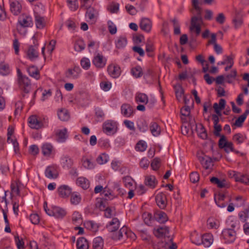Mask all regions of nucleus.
Segmentation results:
<instances>
[{
  "label": "nucleus",
  "mask_w": 249,
  "mask_h": 249,
  "mask_svg": "<svg viewBox=\"0 0 249 249\" xmlns=\"http://www.w3.org/2000/svg\"><path fill=\"white\" fill-rule=\"evenodd\" d=\"M120 222L116 218H113L106 225L105 229L108 232L109 236L113 240H121L126 233V227H123L119 230Z\"/></svg>",
  "instance_id": "f257e3e1"
},
{
  "label": "nucleus",
  "mask_w": 249,
  "mask_h": 249,
  "mask_svg": "<svg viewBox=\"0 0 249 249\" xmlns=\"http://www.w3.org/2000/svg\"><path fill=\"white\" fill-rule=\"evenodd\" d=\"M192 5L197 13L191 18L189 30L191 32H195L197 36L201 32V25L203 23L202 9L198 6V0H192Z\"/></svg>",
  "instance_id": "f03ea898"
},
{
  "label": "nucleus",
  "mask_w": 249,
  "mask_h": 249,
  "mask_svg": "<svg viewBox=\"0 0 249 249\" xmlns=\"http://www.w3.org/2000/svg\"><path fill=\"white\" fill-rule=\"evenodd\" d=\"M18 84L19 89L24 93L22 94V97H25V93H28L31 88L30 79L28 77L23 75L20 70H17Z\"/></svg>",
  "instance_id": "7ed1b4c3"
},
{
  "label": "nucleus",
  "mask_w": 249,
  "mask_h": 249,
  "mask_svg": "<svg viewBox=\"0 0 249 249\" xmlns=\"http://www.w3.org/2000/svg\"><path fill=\"white\" fill-rule=\"evenodd\" d=\"M111 185V188L107 186L102 192V196L103 197H105V199L106 200L112 199L116 196L117 194L114 193V191H116L117 194H119L121 192V188L117 183L114 182Z\"/></svg>",
  "instance_id": "20e7f679"
},
{
  "label": "nucleus",
  "mask_w": 249,
  "mask_h": 249,
  "mask_svg": "<svg viewBox=\"0 0 249 249\" xmlns=\"http://www.w3.org/2000/svg\"><path fill=\"white\" fill-rule=\"evenodd\" d=\"M117 130L116 122L112 120H107L103 124V131L107 135H111L115 134Z\"/></svg>",
  "instance_id": "39448f33"
},
{
  "label": "nucleus",
  "mask_w": 249,
  "mask_h": 249,
  "mask_svg": "<svg viewBox=\"0 0 249 249\" xmlns=\"http://www.w3.org/2000/svg\"><path fill=\"white\" fill-rule=\"evenodd\" d=\"M153 234L158 238L169 237V228L167 226H159L153 229Z\"/></svg>",
  "instance_id": "423d86ee"
},
{
  "label": "nucleus",
  "mask_w": 249,
  "mask_h": 249,
  "mask_svg": "<svg viewBox=\"0 0 249 249\" xmlns=\"http://www.w3.org/2000/svg\"><path fill=\"white\" fill-rule=\"evenodd\" d=\"M81 69L78 66H75L73 69H69L65 72V77L69 79H77L81 73Z\"/></svg>",
  "instance_id": "0eeeda50"
},
{
  "label": "nucleus",
  "mask_w": 249,
  "mask_h": 249,
  "mask_svg": "<svg viewBox=\"0 0 249 249\" xmlns=\"http://www.w3.org/2000/svg\"><path fill=\"white\" fill-rule=\"evenodd\" d=\"M32 39L34 40V46H30L27 53V56L31 60H33L38 56V52L36 51L37 43L36 36H34Z\"/></svg>",
  "instance_id": "6e6552de"
},
{
  "label": "nucleus",
  "mask_w": 249,
  "mask_h": 249,
  "mask_svg": "<svg viewBox=\"0 0 249 249\" xmlns=\"http://www.w3.org/2000/svg\"><path fill=\"white\" fill-rule=\"evenodd\" d=\"M29 126L33 129H38L44 127L43 123L36 115H32L28 119Z\"/></svg>",
  "instance_id": "1a4fd4ad"
},
{
  "label": "nucleus",
  "mask_w": 249,
  "mask_h": 249,
  "mask_svg": "<svg viewBox=\"0 0 249 249\" xmlns=\"http://www.w3.org/2000/svg\"><path fill=\"white\" fill-rule=\"evenodd\" d=\"M197 157L203 167L206 169H208L212 163L211 158L205 155L203 153H198Z\"/></svg>",
  "instance_id": "9d476101"
},
{
  "label": "nucleus",
  "mask_w": 249,
  "mask_h": 249,
  "mask_svg": "<svg viewBox=\"0 0 249 249\" xmlns=\"http://www.w3.org/2000/svg\"><path fill=\"white\" fill-rule=\"evenodd\" d=\"M107 60L102 54L98 53L92 59L93 64L97 68L101 69L106 66Z\"/></svg>",
  "instance_id": "9b49d317"
},
{
  "label": "nucleus",
  "mask_w": 249,
  "mask_h": 249,
  "mask_svg": "<svg viewBox=\"0 0 249 249\" xmlns=\"http://www.w3.org/2000/svg\"><path fill=\"white\" fill-rule=\"evenodd\" d=\"M59 196L63 198H68L72 193V189L67 185H62L57 189Z\"/></svg>",
  "instance_id": "f8f14e48"
},
{
  "label": "nucleus",
  "mask_w": 249,
  "mask_h": 249,
  "mask_svg": "<svg viewBox=\"0 0 249 249\" xmlns=\"http://www.w3.org/2000/svg\"><path fill=\"white\" fill-rule=\"evenodd\" d=\"M156 203L161 209H164L167 204L166 196L163 193L158 194L155 197Z\"/></svg>",
  "instance_id": "ddd939ff"
},
{
  "label": "nucleus",
  "mask_w": 249,
  "mask_h": 249,
  "mask_svg": "<svg viewBox=\"0 0 249 249\" xmlns=\"http://www.w3.org/2000/svg\"><path fill=\"white\" fill-rule=\"evenodd\" d=\"M18 23L21 27H31L33 25L32 18L29 16L21 15L18 18Z\"/></svg>",
  "instance_id": "4468645a"
},
{
  "label": "nucleus",
  "mask_w": 249,
  "mask_h": 249,
  "mask_svg": "<svg viewBox=\"0 0 249 249\" xmlns=\"http://www.w3.org/2000/svg\"><path fill=\"white\" fill-rule=\"evenodd\" d=\"M45 176L50 179H55L58 177V173L56 166L54 165L48 166L45 171Z\"/></svg>",
  "instance_id": "2eb2a0df"
},
{
  "label": "nucleus",
  "mask_w": 249,
  "mask_h": 249,
  "mask_svg": "<svg viewBox=\"0 0 249 249\" xmlns=\"http://www.w3.org/2000/svg\"><path fill=\"white\" fill-rule=\"evenodd\" d=\"M243 14L241 11H235V15L232 19V23L235 28L240 27L243 23Z\"/></svg>",
  "instance_id": "dca6fc26"
},
{
  "label": "nucleus",
  "mask_w": 249,
  "mask_h": 249,
  "mask_svg": "<svg viewBox=\"0 0 249 249\" xmlns=\"http://www.w3.org/2000/svg\"><path fill=\"white\" fill-rule=\"evenodd\" d=\"M41 149L42 154L46 157H50L54 152V147L50 143L46 142L43 143Z\"/></svg>",
  "instance_id": "f3484780"
},
{
  "label": "nucleus",
  "mask_w": 249,
  "mask_h": 249,
  "mask_svg": "<svg viewBox=\"0 0 249 249\" xmlns=\"http://www.w3.org/2000/svg\"><path fill=\"white\" fill-rule=\"evenodd\" d=\"M107 71L108 74L113 78H117L121 74V69L117 65L111 64L108 66Z\"/></svg>",
  "instance_id": "a211bd4d"
},
{
  "label": "nucleus",
  "mask_w": 249,
  "mask_h": 249,
  "mask_svg": "<svg viewBox=\"0 0 249 249\" xmlns=\"http://www.w3.org/2000/svg\"><path fill=\"white\" fill-rule=\"evenodd\" d=\"M121 113L125 117H130L133 115L132 106L128 104H124L121 107Z\"/></svg>",
  "instance_id": "6ab92c4d"
},
{
  "label": "nucleus",
  "mask_w": 249,
  "mask_h": 249,
  "mask_svg": "<svg viewBox=\"0 0 249 249\" xmlns=\"http://www.w3.org/2000/svg\"><path fill=\"white\" fill-rule=\"evenodd\" d=\"M154 218L160 223H164L168 219L166 213L160 210H157L155 212Z\"/></svg>",
  "instance_id": "aec40b11"
},
{
  "label": "nucleus",
  "mask_w": 249,
  "mask_h": 249,
  "mask_svg": "<svg viewBox=\"0 0 249 249\" xmlns=\"http://www.w3.org/2000/svg\"><path fill=\"white\" fill-rule=\"evenodd\" d=\"M140 27L142 31L149 33L151 30L152 22L148 18H142L141 20Z\"/></svg>",
  "instance_id": "412c9836"
},
{
  "label": "nucleus",
  "mask_w": 249,
  "mask_h": 249,
  "mask_svg": "<svg viewBox=\"0 0 249 249\" xmlns=\"http://www.w3.org/2000/svg\"><path fill=\"white\" fill-rule=\"evenodd\" d=\"M60 163L64 169H70L73 164L72 160L68 156L63 155L60 158Z\"/></svg>",
  "instance_id": "4be33fe9"
},
{
  "label": "nucleus",
  "mask_w": 249,
  "mask_h": 249,
  "mask_svg": "<svg viewBox=\"0 0 249 249\" xmlns=\"http://www.w3.org/2000/svg\"><path fill=\"white\" fill-rule=\"evenodd\" d=\"M67 132V129L66 128L57 130L55 133L57 137V141L59 142H65L68 137Z\"/></svg>",
  "instance_id": "5701e85b"
},
{
  "label": "nucleus",
  "mask_w": 249,
  "mask_h": 249,
  "mask_svg": "<svg viewBox=\"0 0 249 249\" xmlns=\"http://www.w3.org/2000/svg\"><path fill=\"white\" fill-rule=\"evenodd\" d=\"M10 3L11 12L14 15H18L20 12L22 8L21 5L18 0L12 1Z\"/></svg>",
  "instance_id": "b1692460"
},
{
  "label": "nucleus",
  "mask_w": 249,
  "mask_h": 249,
  "mask_svg": "<svg viewBox=\"0 0 249 249\" xmlns=\"http://www.w3.org/2000/svg\"><path fill=\"white\" fill-rule=\"evenodd\" d=\"M53 216L58 219L63 218L67 214L66 211L58 206L53 207Z\"/></svg>",
  "instance_id": "393cba45"
},
{
  "label": "nucleus",
  "mask_w": 249,
  "mask_h": 249,
  "mask_svg": "<svg viewBox=\"0 0 249 249\" xmlns=\"http://www.w3.org/2000/svg\"><path fill=\"white\" fill-rule=\"evenodd\" d=\"M226 238L228 239L230 242H233L235 239L236 231L231 229H224L222 232Z\"/></svg>",
  "instance_id": "a878e982"
},
{
  "label": "nucleus",
  "mask_w": 249,
  "mask_h": 249,
  "mask_svg": "<svg viewBox=\"0 0 249 249\" xmlns=\"http://www.w3.org/2000/svg\"><path fill=\"white\" fill-rule=\"evenodd\" d=\"M202 244L205 247H209L213 242V235L210 233L205 234L201 236Z\"/></svg>",
  "instance_id": "bb28decb"
},
{
  "label": "nucleus",
  "mask_w": 249,
  "mask_h": 249,
  "mask_svg": "<svg viewBox=\"0 0 249 249\" xmlns=\"http://www.w3.org/2000/svg\"><path fill=\"white\" fill-rule=\"evenodd\" d=\"M144 183L146 186L151 188H154L158 183V181L154 176H147L145 177Z\"/></svg>",
  "instance_id": "cd10ccee"
},
{
  "label": "nucleus",
  "mask_w": 249,
  "mask_h": 249,
  "mask_svg": "<svg viewBox=\"0 0 249 249\" xmlns=\"http://www.w3.org/2000/svg\"><path fill=\"white\" fill-rule=\"evenodd\" d=\"M210 181L217 185L220 188L228 187V184L225 179L220 180L216 177H212L210 179Z\"/></svg>",
  "instance_id": "c85d7f7f"
},
{
  "label": "nucleus",
  "mask_w": 249,
  "mask_h": 249,
  "mask_svg": "<svg viewBox=\"0 0 249 249\" xmlns=\"http://www.w3.org/2000/svg\"><path fill=\"white\" fill-rule=\"evenodd\" d=\"M27 71L29 75L36 80L40 78L39 71L35 66H31L27 68Z\"/></svg>",
  "instance_id": "c756f323"
},
{
  "label": "nucleus",
  "mask_w": 249,
  "mask_h": 249,
  "mask_svg": "<svg viewBox=\"0 0 249 249\" xmlns=\"http://www.w3.org/2000/svg\"><path fill=\"white\" fill-rule=\"evenodd\" d=\"M77 249H89V243L87 240L83 237H80L78 239L76 242Z\"/></svg>",
  "instance_id": "7c9ffc66"
},
{
  "label": "nucleus",
  "mask_w": 249,
  "mask_h": 249,
  "mask_svg": "<svg viewBox=\"0 0 249 249\" xmlns=\"http://www.w3.org/2000/svg\"><path fill=\"white\" fill-rule=\"evenodd\" d=\"M150 130L152 134L155 137L159 136L160 133V128L156 122H152L150 124Z\"/></svg>",
  "instance_id": "2f4dec72"
},
{
  "label": "nucleus",
  "mask_w": 249,
  "mask_h": 249,
  "mask_svg": "<svg viewBox=\"0 0 249 249\" xmlns=\"http://www.w3.org/2000/svg\"><path fill=\"white\" fill-rule=\"evenodd\" d=\"M57 115L60 120L62 121H67L70 119V114L67 109H60L58 111Z\"/></svg>",
  "instance_id": "473e14b6"
},
{
  "label": "nucleus",
  "mask_w": 249,
  "mask_h": 249,
  "mask_svg": "<svg viewBox=\"0 0 249 249\" xmlns=\"http://www.w3.org/2000/svg\"><path fill=\"white\" fill-rule=\"evenodd\" d=\"M196 130L197 131L198 136L200 138H201L203 140L207 139V131H206L204 126L201 124H200L196 126Z\"/></svg>",
  "instance_id": "72a5a7b5"
},
{
  "label": "nucleus",
  "mask_w": 249,
  "mask_h": 249,
  "mask_svg": "<svg viewBox=\"0 0 249 249\" xmlns=\"http://www.w3.org/2000/svg\"><path fill=\"white\" fill-rule=\"evenodd\" d=\"M135 101L137 103L147 104L148 103V97L145 93L138 92L135 96Z\"/></svg>",
  "instance_id": "f704fd0d"
},
{
  "label": "nucleus",
  "mask_w": 249,
  "mask_h": 249,
  "mask_svg": "<svg viewBox=\"0 0 249 249\" xmlns=\"http://www.w3.org/2000/svg\"><path fill=\"white\" fill-rule=\"evenodd\" d=\"M127 44V39L125 36H121L118 37L115 41L116 47L118 49H123Z\"/></svg>",
  "instance_id": "c9c22d12"
},
{
  "label": "nucleus",
  "mask_w": 249,
  "mask_h": 249,
  "mask_svg": "<svg viewBox=\"0 0 249 249\" xmlns=\"http://www.w3.org/2000/svg\"><path fill=\"white\" fill-rule=\"evenodd\" d=\"M81 201V196L77 192L72 193L71 195L70 202L71 204L76 205Z\"/></svg>",
  "instance_id": "e433bc0d"
},
{
  "label": "nucleus",
  "mask_w": 249,
  "mask_h": 249,
  "mask_svg": "<svg viewBox=\"0 0 249 249\" xmlns=\"http://www.w3.org/2000/svg\"><path fill=\"white\" fill-rule=\"evenodd\" d=\"M104 241L102 237H97L94 239L92 243V247L94 249H103Z\"/></svg>",
  "instance_id": "4c0bfd02"
},
{
  "label": "nucleus",
  "mask_w": 249,
  "mask_h": 249,
  "mask_svg": "<svg viewBox=\"0 0 249 249\" xmlns=\"http://www.w3.org/2000/svg\"><path fill=\"white\" fill-rule=\"evenodd\" d=\"M35 23L36 27L38 29H42L45 24L44 18L37 13L35 14Z\"/></svg>",
  "instance_id": "58836bf2"
},
{
  "label": "nucleus",
  "mask_w": 249,
  "mask_h": 249,
  "mask_svg": "<svg viewBox=\"0 0 249 249\" xmlns=\"http://www.w3.org/2000/svg\"><path fill=\"white\" fill-rule=\"evenodd\" d=\"M207 225L210 229H217L220 225L219 221L213 217H210L207 220Z\"/></svg>",
  "instance_id": "ea45409f"
},
{
  "label": "nucleus",
  "mask_w": 249,
  "mask_h": 249,
  "mask_svg": "<svg viewBox=\"0 0 249 249\" xmlns=\"http://www.w3.org/2000/svg\"><path fill=\"white\" fill-rule=\"evenodd\" d=\"M201 238V235L196 232L192 233L190 237L191 242L197 245H200L202 244Z\"/></svg>",
  "instance_id": "a19ab883"
},
{
  "label": "nucleus",
  "mask_w": 249,
  "mask_h": 249,
  "mask_svg": "<svg viewBox=\"0 0 249 249\" xmlns=\"http://www.w3.org/2000/svg\"><path fill=\"white\" fill-rule=\"evenodd\" d=\"M77 184L85 190L87 189L89 187V181L84 177L78 178Z\"/></svg>",
  "instance_id": "79ce46f5"
},
{
  "label": "nucleus",
  "mask_w": 249,
  "mask_h": 249,
  "mask_svg": "<svg viewBox=\"0 0 249 249\" xmlns=\"http://www.w3.org/2000/svg\"><path fill=\"white\" fill-rule=\"evenodd\" d=\"M10 72L9 66L4 62L0 63V74L2 75H6Z\"/></svg>",
  "instance_id": "37998d69"
},
{
  "label": "nucleus",
  "mask_w": 249,
  "mask_h": 249,
  "mask_svg": "<svg viewBox=\"0 0 249 249\" xmlns=\"http://www.w3.org/2000/svg\"><path fill=\"white\" fill-rule=\"evenodd\" d=\"M139 130L142 132H145L148 129L147 122L144 120H140L137 124Z\"/></svg>",
  "instance_id": "c03bdc74"
},
{
  "label": "nucleus",
  "mask_w": 249,
  "mask_h": 249,
  "mask_svg": "<svg viewBox=\"0 0 249 249\" xmlns=\"http://www.w3.org/2000/svg\"><path fill=\"white\" fill-rule=\"evenodd\" d=\"M147 147L146 143L142 140H140L137 143L135 149L137 151L143 152L146 149Z\"/></svg>",
  "instance_id": "a18cd8bd"
},
{
  "label": "nucleus",
  "mask_w": 249,
  "mask_h": 249,
  "mask_svg": "<svg viewBox=\"0 0 249 249\" xmlns=\"http://www.w3.org/2000/svg\"><path fill=\"white\" fill-rule=\"evenodd\" d=\"M7 142L8 143L13 144L15 153H17L19 151L18 143L16 139L11 137H7Z\"/></svg>",
  "instance_id": "49530a36"
},
{
  "label": "nucleus",
  "mask_w": 249,
  "mask_h": 249,
  "mask_svg": "<svg viewBox=\"0 0 249 249\" xmlns=\"http://www.w3.org/2000/svg\"><path fill=\"white\" fill-rule=\"evenodd\" d=\"M85 227L93 231L98 230L97 225L93 221H88L85 223Z\"/></svg>",
  "instance_id": "de8ad7c7"
},
{
  "label": "nucleus",
  "mask_w": 249,
  "mask_h": 249,
  "mask_svg": "<svg viewBox=\"0 0 249 249\" xmlns=\"http://www.w3.org/2000/svg\"><path fill=\"white\" fill-rule=\"evenodd\" d=\"M131 72L135 77H140L142 73V69L140 66H136L131 69Z\"/></svg>",
  "instance_id": "09e8293b"
},
{
  "label": "nucleus",
  "mask_w": 249,
  "mask_h": 249,
  "mask_svg": "<svg viewBox=\"0 0 249 249\" xmlns=\"http://www.w3.org/2000/svg\"><path fill=\"white\" fill-rule=\"evenodd\" d=\"M171 21L173 23L174 34L176 35H179L180 34V24L178 20L174 18Z\"/></svg>",
  "instance_id": "8fccbe9b"
},
{
  "label": "nucleus",
  "mask_w": 249,
  "mask_h": 249,
  "mask_svg": "<svg viewBox=\"0 0 249 249\" xmlns=\"http://www.w3.org/2000/svg\"><path fill=\"white\" fill-rule=\"evenodd\" d=\"M82 161L83 165L85 168L91 169L94 168V164L89 159L83 158Z\"/></svg>",
  "instance_id": "3c124183"
},
{
  "label": "nucleus",
  "mask_w": 249,
  "mask_h": 249,
  "mask_svg": "<svg viewBox=\"0 0 249 249\" xmlns=\"http://www.w3.org/2000/svg\"><path fill=\"white\" fill-rule=\"evenodd\" d=\"M160 166V158H154L151 163V167L154 171L158 170Z\"/></svg>",
  "instance_id": "603ef678"
},
{
  "label": "nucleus",
  "mask_w": 249,
  "mask_h": 249,
  "mask_svg": "<svg viewBox=\"0 0 249 249\" xmlns=\"http://www.w3.org/2000/svg\"><path fill=\"white\" fill-rule=\"evenodd\" d=\"M85 48V44L82 40L76 41L74 46V49L76 52H81Z\"/></svg>",
  "instance_id": "864d4df0"
},
{
  "label": "nucleus",
  "mask_w": 249,
  "mask_h": 249,
  "mask_svg": "<svg viewBox=\"0 0 249 249\" xmlns=\"http://www.w3.org/2000/svg\"><path fill=\"white\" fill-rule=\"evenodd\" d=\"M68 6L71 11H76L78 8L77 0H67Z\"/></svg>",
  "instance_id": "5fc2aeb1"
},
{
  "label": "nucleus",
  "mask_w": 249,
  "mask_h": 249,
  "mask_svg": "<svg viewBox=\"0 0 249 249\" xmlns=\"http://www.w3.org/2000/svg\"><path fill=\"white\" fill-rule=\"evenodd\" d=\"M72 221L73 224H78L82 221L81 215L77 212H74L72 215Z\"/></svg>",
  "instance_id": "6e6d98bb"
},
{
  "label": "nucleus",
  "mask_w": 249,
  "mask_h": 249,
  "mask_svg": "<svg viewBox=\"0 0 249 249\" xmlns=\"http://www.w3.org/2000/svg\"><path fill=\"white\" fill-rule=\"evenodd\" d=\"M236 76L237 71L235 70H233L231 71L230 74L226 75L225 80L228 83H231L233 80L236 78Z\"/></svg>",
  "instance_id": "4d7b16f0"
},
{
  "label": "nucleus",
  "mask_w": 249,
  "mask_h": 249,
  "mask_svg": "<svg viewBox=\"0 0 249 249\" xmlns=\"http://www.w3.org/2000/svg\"><path fill=\"white\" fill-rule=\"evenodd\" d=\"M80 64L84 69L88 70L90 66V62L89 58L83 57L81 60Z\"/></svg>",
  "instance_id": "13d9d810"
},
{
  "label": "nucleus",
  "mask_w": 249,
  "mask_h": 249,
  "mask_svg": "<svg viewBox=\"0 0 249 249\" xmlns=\"http://www.w3.org/2000/svg\"><path fill=\"white\" fill-rule=\"evenodd\" d=\"M123 182L125 187L130 188L133 184L134 180L130 176H126L123 178Z\"/></svg>",
  "instance_id": "bf43d9fd"
},
{
  "label": "nucleus",
  "mask_w": 249,
  "mask_h": 249,
  "mask_svg": "<svg viewBox=\"0 0 249 249\" xmlns=\"http://www.w3.org/2000/svg\"><path fill=\"white\" fill-rule=\"evenodd\" d=\"M125 231L126 233H125V236H123L121 238V240H124L127 238H130L133 240H135L136 239V236L135 234L132 232L131 231H129L126 227Z\"/></svg>",
  "instance_id": "052dcab7"
},
{
  "label": "nucleus",
  "mask_w": 249,
  "mask_h": 249,
  "mask_svg": "<svg viewBox=\"0 0 249 249\" xmlns=\"http://www.w3.org/2000/svg\"><path fill=\"white\" fill-rule=\"evenodd\" d=\"M108 29L109 33L111 35H114L117 32V28L116 25L111 21H108L107 22Z\"/></svg>",
  "instance_id": "680f3d73"
},
{
  "label": "nucleus",
  "mask_w": 249,
  "mask_h": 249,
  "mask_svg": "<svg viewBox=\"0 0 249 249\" xmlns=\"http://www.w3.org/2000/svg\"><path fill=\"white\" fill-rule=\"evenodd\" d=\"M91 5L90 0H81L80 8L84 9H89Z\"/></svg>",
  "instance_id": "e2e57ef3"
},
{
  "label": "nucleus",
  "mask_w": 249,
  "mask_h": 249,
  "mask_svg": "<svg viewBox=\"0 0 249 249\" xmlns=\"http://www.w3.org/2000/svg\"><path fill=\"white\" fill-rule=\"evenodd\" d=\"M119 9V4L117 3H113L109 5V6L108 8V10L111 13H117Z\"/></svg>",
  "instance_id": "0e129e2a"
},
{
  "label": "nucleus",
  "mask_w": 249,
  "mask_h": 249,
  "mask_svg": "<svg viewBox=\"0 0 249 249\" xmlns=\"http://www.w3.org/2000/svg\"><path fill=\"white\" fill-rule=\"evenodd\" d=\"M15 241L18 249H23L24 243L22 239H19L18 235L15 236Z\"/></svg>",
  "instance_id": "69168bd1"
},
{
  "label": "nucleus",
  "mask_w": 249,
  "mask_h": 249,
  "mask_svg": "<svg viewBox=\"0 0 249 249\" xmlns=\"http://www.w3.org/2000/svg\"><path fill=\"white\" fill-rule=\"evenodd\" d=\"M234 141L236 142L238 144H241L244 141V138L243 136L241 133H237L235 134L233 137Z\"/></svg>",
  "instance_id": "338daca9"
},
{
  "label": "nucleus",
  "mask_w": 249,
  "mask_h": 249,
  "mask_svg": "<svg viewBox=\"0 0 249 249\" xmlns=\"http://www.w3.org/2000/svg\"><path fill=\"white\" fill-rule=\"evenodd\" d=\"M125 9L127 12L131 15H135L137 13V10L134 6L131 5H126Z\"/></svg>",
  "instance_id": "774afa93"
}]
</instances>
